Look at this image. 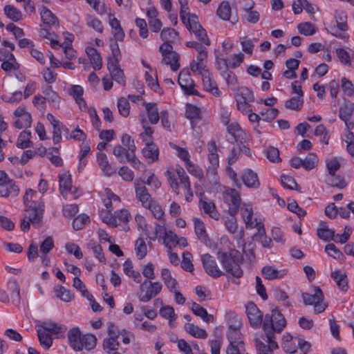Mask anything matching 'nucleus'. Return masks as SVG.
I'll return each mask as SVG.
<instances>
[{
	"mask_svg": "<svg viewBox=\"0 0 354 354\" xmlns=\"http://www.w3.org/2000/svg\"><path fill=\"white\" fill-rule=\"evenodd\" d=\"M119 346L118 337H109L103 341V348L109 353L112 351H116Z\"/></svg>",
	"mask_w": 354,
	"mask_h": 354,
	"instance_id": "5fc2aeb1",
	"label": "nucleus"
},
{
	"mask_svg": "<svg viewBox=\"0 0 354 354\" xmlns=\"http://www.w3.org/2000/svg\"><path fill=\"white\" fill-rule=\"evenodd\" d=\"M185 330L192 336L196 338L205 339L207 336V333L205 330L192 323L186 324L185 325Z\"/></svg>",
	"mask_w": 354,
	"mask_h": 354,
	"instance_id": "ea45409f",
	"label": "nucleus"
},
{
	"mask_svg": "<svg viewBox=\"0 0 354 354\" xmlns=\"http://www.w3.org/2000/svg\"><path fill=\"white\" fill-rule=\"evenodd\" d=\"M201 111L196 106L187 104L186 106L185 115L189 120L200 119Z\"/></svg>",
	"mask_w": 354,
	"mask_h": 354,
	"instance_id": "680f3d73",
	"label": "nucleus"
},
{
	"mask_svg": "<svg viewBox=\"0 0 354 354\" xmlns=\"http://www.w3.org/2000/svg\"><path fill=\"white\" fill-rule=\"evenodd\" d=\"M39 327V328L45 332L48 331L55 335L64 333L66 330V326L65 325L59 324L50 321L42 322Z\"/></svg>",
	"mask_w": 354,
	"mask_h": 354,
	"instance_id": "cd10ccee",
	"label": "nucleus"
},
{
	"mask_svg": "<svg viewBox=\"0 0 354 354\" xmlns=\"http://www.w3.org/2000/svg\"><path fill=\"white\" fill-rule=\"evenodd\" d=\"M136 256L139 259H143L147 252V245L143 239H138L135 243Z\"/></svg>",
	"mask_w": 354,
	"mask_h": 354,
	"instance_id": "bf43d9fd",
	"label": "nucleus"
},
{
	"mask_svg": "<svg viewBox=\"0 0 354 354\" xmlns=\"http://www.w3.org/2000/svg\"><path fill=\"white\" fill-rule=\"evenodd\" d=\"M303 104V97L295 95L285 102V106L288 109L298 111L301 109Z\"/></svg>",
	"mask_w": 354,
	"mask_h": 354,
	"instance_id": "a19ab883",
	"label": "nucleus"
},
{
	"mask_svg": "<svg viewBox=\"0 0 354 354\" xmlns=\"http://www.w3.org/2000/svg\"><path fill=\"white\" fill-rule=\"evenodd\" d=\"M240 328L241 324L239 322L229 326L227 330V339L230 342L229 346L243 347L244 344L241 339Z\"/></svg>",
	"mask_w": 354,
	"mask_h": 354,
	"instance_id": "dca6fc26",
	"label": "nucleus"
},
{
	"mask_svg": "<svg viewBox=\"0 0 354 354\" xmlns=\"http://www.w3.org/2000/svg\"><path fill=\"white\" fill-rule=\"evenodd\" d=\"M73 287L78 290L82 295L86 297L89 301H91L93 295L89 293L85 285L79 277H75L73 279Z\"/></svg>",
	"mask_w": 354,
	"mask_h": 354,
	"instance_id": "6e6d98bb",
	"label": "nucleus"
},
{
	"mask_svg": "<svg viewBox=\"0 0 354 354\" xmlns=\"http://www.w3.org/2000/svg\"><path fill=\"white\" fill-rule=\"evenodd\" d=\"M239 257L240 253L236 250H231L229 254L221 250L217 252V258L226 272L237 278H240L243 275V271L237 262Z\"/></svg>",
	"mask_w": 354,
	"mask_h": 354,
	"instance_id": "f03ea898",
	"label": "nucleus"
},
{
	"mask_svg": "<svg viewBox=\"0 0 354 354\" xmlns=\"http://www.w3.org/2000/svg\"><path fill=\"white\" fill-rule=\"evenodd\" d=\"M299 32L306 36H310L315 33L314 26L310 22H304L299 24L297 26Z\"/></svg>",
	"mask_w": 354,
	"mask_h": 354,
	"instance_id": "e2e57ef3",
	"label": "nucleus"
},
{
	"mask_svg": "<svg viewBox=\"0 0 354 354\" xmlns=\"http://www.w3.org/2000/svg\"><path fill=\"white\" fill-rule=\"evenodd\" d=\"M162 289V285L160 282H152L151 281L145 280L140 286V301L142 302H147L150 301L153 297L159 294Z\"/></svg>",
	"mask_w": 354,
	"mask_h": 354,
	"instance_id": "39448f33",
	"label": "nucleus"
},
{
	"mask_svg": "<svg viewBox=\"0 0 354 354\" xmlns=\"http://www.w3.org/2000/svg\"><path fill=\"white\" fill-rule=\"evenodd\" d=\"M178 37L177 32L170 28H164L160 32V38L164 43L169 44L174 42Z\"/></svg>",
	"mask_w": 354,
	"mask_h": 354,
	"instance_id": "de8ad7c7",
	"label": "nucleus"
},
{
	"mask_svg": "<svg viewBox=\"0 0 354 354\" xmlns=\"http://www.w3.org/2000/svg\"><path fill=\"white\" fill-rule=\"evenodd\" d=\"M84 90L80 85H72L68 89V93L70 95L73 96L77 104L80 108L85 107L86 102L82 97Z\"/></svg>",
	"mask_w": 354,
	"mask_h": 354,
	"instance_id": "473e14b6",
	"label": "nucleus"
},
{
	"mask_svg": "<svg viewBox=\"0 0 354 354\" xmlns=\"http://www.w3.org/2000/svg\"><path fill=\"white\" fill-rule=\"evenodd\" d=\"M3 11L6 16L15 22L19 21L23 19L21 11L12 5H6Z\"/></svg>",
	"mask_w": 354,
	"mask_h": 354,
	"instance_id": "4c0bfd02",
	"label": "nucleus"
},
{
	"mask_svg": "<svg viewBox=\"0 0 354 354\" xmlns=\"http://www.w3.org/2000/svg\"><path fill=\"white\" fill-rule=\"evenodd\" d=\"M44 207V205L41 204L39 205L38 207L29 206L26 209V213L24 216H26L28 220H29L32 225L39 224L43 217Z\"/></svg>",
	"mask_w": 354,
	"mask_h": 354,
	"instance_id": "aec40b11",
	"label": "nucleus"
},
{
	"mask_svg": "<svg viewBox=\"0 0 354 354\" xmlns=\"http://www.w3.org/2000/svg\"><path fill=\"white\" fill-rule=\"evenodd\" d=\"M178 83L181 88L187 95H196L197 91L194 89V82L187 71H181L178 75Z\"/></svg>",
	"mask_w": 354,
	"mask_h": 354,
	"instance_id": "4468645a",
	"label": "nucleus"
},
{
	"mask_svg": "<svg viewBox=\"0 0 354 354\" xmlns=\"http://www.w3.org/2000/svg\"><path fill=\"white\" fill-rule=\"evenodd\" d=\"M191 310L195 315L200 317L207 323H210L214 321L213 315H209L204 308L196 302L192 304Z\"/></svg>",
	"mask_w": 354,
	"mask_h": 354,
	"instance_id": "72a5a7b5",
	"label": "nucleus"
},
{
	"mask_svg": "<svg viewBox=\"0 0 354 354\" xmlns=\"http://www.w3.org/2000/svg\"><path fill=\"white\" fill-rule=\"evenodd\" d=\"M59 189L61 194L67 198L68 194L71 193L76 198L78 196V190L77 188L72 187L71 177L68 172H63L59 174Z\"/></svg>",
	"mask_w": 354,
	"mask_h": 354,
	"instance_id": "f8f14e48",
	"label": "nucleus"
},
{
	"mask_svg": "<svg viewBox=\"0 0 354 354\" xmlns=\"http://www.w3.org/2000/svg\"><path fill=\"white\" fill-rule=\"evenodd\" d=\"M354 112V104L351 102H345L339 108V116L345 123V126L348 128H353L354 124L351 121V118Z\"/></svg>",
	"mask_w": 354,
	"mask_h": 354,
	"instance_id": "f3484780",
	"label": "nucleus"
},
{
	"mask_svg": "<svg viewBox=\"0 0 354 354\" xmlns=\"http://www.w3.org/2000/svg\"><path fill=\"white\" fill-rule=\"evenodd\" d=\"M118 109L120 114L123 117H127L130 113L129 100L125 97H121L118 101Z\"/></svg>",
	"mask_w": 354,
	"mask_h": 354,
	"instance_id": "13d9d810",
	"label": "nucleus"
},
{
	"mask_svg": "<svg viewBox=\"0 0 354 354\" xmlns=\"http://www.w3.org/2000/svg\"><path fill=\"white\" fill-rule=\"evenodd\" d=\"M86 23L88 27L94 29L95 31L100 33L103 32V25L101 21L97 18L91 15H87L86 17Z\"/></svg>",
	"mask_w": 354,
	"mask_h": 354,
	"instance_id": "3c124183",
	"label": "nucleus"
},
{
	"mask_svg": "<svg viewBox=\"0 0 354 354\" xmlns=\"http://www.w3.org/2000/svg\"><path fill=\"white\" fill-rule=\"evenodd\" d=\"M218 16L223 20H230L231 15V7L229 2L222 1L217 9Z\"/></svg>",
	"mask_w": 354,
	"mask_h": 354,
	"instance_id": "c03bdc74",
	"label": "nucleus"
},
{
	"mask_svg": "<svg viewBox=\"0 0 354 354\" xmlns=\"http://www.w3.org/2000/svg\"><path fill=\"white\" fill-rule=\"evenodd\" d=\"M127 160L131 164V167L141 172L146 171V166L135 155V153H127Z\"/></svg>",
	"mask_w": 354,
	"mask_h": 354,
	"instance_id": "a18cd8bd",
	"label": "nucleus"
},
{
	"mask_svg": "<svg viewBox=\"0 0 354 354\" xmlns=\"http://www.w3.org/2000/svg\"><path fill=\"white\" fill-rule=\"evenodd\" d=\"M37 335L40 344L46 349H48L53 344V339L46 332L41 328L37 329Z\"/></svg>",
	"mask_w": 354,
	"mask_h": 354,
	"instance_id": "8fccbe9b",
	"label": "nucleus"
},
{
	"mask_svg": "<svg viewBox=\"0 0 354 354\" xmlns=\"http://www.w3.org/2000/svg\"><path fill=\"white\" fill-rule=\"evenodd\" d=\"M56 296L65 302H68L72 299L70 291L66 290L64 286H59L55 288Z\"/></svg>",
	"mask_w": 354,
	"mask_h": 354,
	"instance_id": "774afa93",
	"label": "nucleus"
},
{
	"mask_svg": "<svg viewBox=\"0 0 354 354\" xmlns=\"http://www.w3.org/2000/svg\"><path fill=\"white\" fill-rule=\"evenodd\" d=\"M241 178L247 187L257 189L260 187L257 174L250 169H243L241 174Z\"/></svg>",
	"mask_w": 354,
	"mask_h": 354,
	"instance_id": "a211bd4d",
	"label": "nucleus"
},
{
	"mask_svg": "<svg viewBox=\"0 0 354 354\" xmlns=\"http://www.w3.org/2000/svg\"><path fill=\"white\" fill-rule=\"evenodd\" d=\"M109 24L111 28V32L114 39L117 41H122L125 34L120 21L114 17L113 14H109Z\"/></svg>",
	"mask_w": 354,
	"mask_h": 354,
	"instance_id": "412c9836",
	"label": "nucleus"
},
{
	"mask_svg": "<svg viewBox=\"0 0 354 354\" xmlns=\"http://www.w3.org/2000/svg\"><path fill=\"white\" fill-rule=\"evenodd\" d=\"M351 228L346 226L342 234H335L333 232V242L345 243L351 236Z\"/></svg>",
	"mask_w": 354,
	"mask_h": 354,
	"instance_id": "69168bd1",
	"label": "nucleus"
},
{
	"mask_svg": "<svg viewBox=\"0 0 354 354\" xmlns=\"http://www.w3.org/2000/svg\"><path fill=\"white\" fill-rule=\"evenodd\" d=\"M19 192V187L8 174L0 170V196L3 197L15 196Z\"/></svg>",
	"mask_w": 354,
	"mask_h": 354,
	"instance_id": "6e6552de",
	"label": "nucleus"
},
{
	"mask_svg": "<svg viewBox=\"0 0 354 354\" xmlns=\"http://www.w3.org/2000/svg\"><path fill=\"white\" fill-rule=\"evenodd\" d=\"M333 280L340 290L346 292L348 290V278L345 272L341 270L334 272Z\"/></svg>",
	"mask_w": 354,
	"mask_h": 354,
	"instance_id": "f704fd0d",
	"label": "nucleus"
},
{
	"mask_svg": "<svg viewBox=\"0 0 354 354\" xmlns=\"http://www.w3.org/2000/svg\"><path fill=\"white\" fill-rule=\"evenodd\" d=\"M317 236L325 242H330L332 240V230L326 222L320 221L317 229Z\"/></svg>",
	"mask_w": 354,
	"mask_h": 354,
	"instance_id": "2f4dec72",
	"label": "nucleus"
},
{
	"mask_svg": "<svg viewBox=\"0 0 354 354\" xmlns=\"http://www.w3.org/2000/svg\"><path fill=\"white\" fill-rule=\"evenodd\" d=\"M160 274L162 281L170 292H173L177 288L178 282L172 277L171 271L168 268H162L160 271Z\"/></svg>",
	"mask_w": 354,
	"mask_h": 354,
	"instance_id": "c85d7f7f",
	"label": "nucleus"
},
{
	"mask_svg": "<svg viewBox=\"0 0 354 354\" xmlns=\"http://www.w3.org/2000/svg\"><path fill=\"white\" fill-rule=\"evenodd\" d=\"M192 256L188 251H185L183 253V261L181 262V267L187 272H192L194 270V266L192 263Z\"/></svg>",
	"mask_w": 354,
	"mask_h": 354,
	"instance_id": "4d7b16f0",
	"label": "nucleus"
},
{
	"mask_svg": "<svg viewBox=\"0 0 354 354\" xmlns=\"http://www.w3.org/2000/svg\"><path fill=\"white\" fill-rule=\"evenodd\" d=\"M188 30L193 32L196 37L205 45H209L210 42L207 38V33L205 29L203 28L201 25L198 22V17L196 15L192 14V16H189L186 24H184Z\"/></svg>",
	"mask_w": 354,
	"mask_h": 354,
	"instance_id": "0eeeda50",
	"label": "nucleus"
},
{
	"mask_svg": "<svg viewBox=\"0 0 354 354\" xmlns=\"http://www.w3.org/2000/svg\"><path fill=\"white\" fill-rule=\"evenodd\" d=\"M142 152L144 157L149 163L158 161L159 158V150L158 147L153 143L147 144L142 149Z\"/></svg>",
	"mask_w": 354,
	"mask_h": 354,
	"instance_id": "a878e982",
	"label": "nucleus"
},
{
	"mask_svg": "<svg viewBox=\"0 0 354 354\" xmlns=\"http://www.w3.org/2000/svg\"><path fill=\"white\" fill-rule=\"evenodd\" d=\"M86 53L95 71L100 70L102 66V61L100 53L93 47H87Z\"/></svg>",
	"mask_w": 354,
	"mask_h": 354,
	"instance_id": "bb28decb",
	"label": "nucleus"
},
{
	"mask_svg": "<svg viewBox=\"0 0 354 354\" xmlns=\"http://www.w3.org/2000/svg\"><path fill=\"white\" fill-rule=\"evenodd\" d=\"M122 145L127 149L128 153H133L136 149V147L134 143V140L128 134H123L121 139Z\"/></svg>",
	"mask_w": 354,
	"mask_h": 354,
	"instance_id": "338daca9",
	"label": "nucleus"
},
{
	"mask_svg": "<svg viewBox=\"0 0 354 354\" xmlns=\"http://www.w3.org/2000/svg\"><path fill=\"white\" fill-rule=\"evenodd\" d=\"M31 133L29 131H22L18 139L17 142V146L21 149H26L31 147L32 145V142L30 141Z\"/></svg>",
	"mask_w": 354,
	"mask_h": 354,
	"instance_id": "37998d69",
	"label": "nucleus"
},
{
	"mask_svg": "<svg viewBox=\"0 0 354 354\" xmlns=\"http://www.w3.org/2000/svg\"><path fill=\"white\" fill-rule=\"evenodd\" d=\"M144 106L146 109L149 122L151 124H157L160 117L157 104L156 103H145Z\"/></svg>",
	"mask_w": 354,
	"mask_h": 354,
	"instance_id": "c756f323",
	"label": "nucleus"
},
{
	"mask_svg": "<svg viewBox=\"0 0 354 354\" xmlns=\"http://www.w3.org/2000/svg\"><path fill=\"white\" fill-rule=\"evenodd\" d=\"M32 122V118L30 113L23 115L16 119L15 127L19 129L30 127Z\"/></svg>",
	"mask_w": 354,
	"mask_h": 354,
	"instance_id": "864d4df0",
	"label": "nucleus"
},
{
	"mask_svg": "<svg viewBox=\"0 0 354 354\" xmlns=\"http://www.w3.org/2000/svg\"><path fill=\"white\" fill-rule=\"evenodd\" d=\"M218 63L223 64L224 66V68L225 69V71L223 72L224 75H225L224 76V77L225 79V81H226L227 85L229 86H231L232 88L235 89L238 84V80H237L236 75L232 71H228V69H227L228 65H227L225 59H221Z\"/></svg>",
	"mask_w": 354,
	"mask_h": 354,
	"instance_id": "e433bc0d",
	"label": "nucleus"
},
{
	"mask_svg": "<svg viewBox=\"0 0 354 354\" xmlns=\"http://www.w3.org/2000/svg\"><path fill=\"white\" fill-rule=\"evenodd\" d=\"M42 92L44 95V97H46V101L47 100L55 107L59 106L60 97L58 94L53 90L51 86H46L43 88Z\"/></svg>",
	"mask_w": 354,
	"mask_h": 354,
	"instance_id": "c9c22d12",
	"label": "nucleus"
},
{
	"mask_svg": "<svg viewBox=\"0 0 354 354\" xmlns=\"http://www.w3.org/2000/svg\"><path fill=\"white\" fill-rule=\"evenodd\" d=\"M203 267L207 274L218 278L224 274V272L218 266L214 258L209 254H205L201 257Z\"/></svg>",
	"mask_w": 354,
	"mask_h": 354,
	"instance_id": "9b49d317",
	"label": "nucleus"
},
{
	"mask_svg": "<svg viewBox=\"0 0 354 354\" xmlns=\"http://www.w3.org/2000/svg\"><path fill=\"white\" fill-rule=\"evenodd\" d=\"M162 57V63L169 65L172 71H176L180 67L179 55L173 50V46L167 43H163L159 47Z\"/></svg>",
	"mask_w": 354,
	"mask_h": 354,
	"instance_id": "423d86ee",
	"label": "nucleus"
},
{
	"mask_svg": "<svg viewBox=\"0 0 354 354\" xmlns=\"http://www.w3.org/2000/svg\"><path fill=\"white\" fill-rule=\"evenodd\" d=\"M97 161L105 175L110 176L116 172V168L109 163L105 153H99L97 156Z\"/></svg>",
	"mask_w": 354,
	"mask_h": 354,
	"instance_id": "393cba45",
	"label": "nucleus"
},
{
	"mask_svg": "<svg viewBox=\"0 0 354 354\" xmlns=\"http://www.w3.org/2000/svg\"><path fill=\"white\" fill-rule=\"evenodd\" d=\"M203 85L205 91L210 92L215 96H220L221 92L214 81L212 80L210 73L205 72L202 75Z\"/></svg>",
	"mask_w": 354,
	"mask_h": 354,
	"instance_id": "b1692460",
	"label": "nucleus"
},
{
	"mask_svg": "<svg viewBox=\"0 0 354 354\" xmlns=\"http://www.w3.org/2000/svg\"><path fill=\"white\" fill-rule=\"evenodd\" d=\"M134 189L136 198L141 203L142 207H150L153 200L145 186V180L140 178H136L134 182Z\"/></svg>",
	"mask_w": 354,
	"mask_h": 354,
	"instance_id": "9d476101",
	"label": "nucleus"
},
{
	"mask_svg": "<svg viewBox=\"0 0 354 354\" xmlns=\"http://www.w3.org/2000/svg\"><path fill=\"white\" fill-rule=\"evenodd\" d=\"M256 229L258 230V233L256 234V236L258 237L259 241L261 243L262 245L265 248H270L272 241L270 238L266 236L263 223H259L258 227Z\"/></svg>",
	"mask_w": 354,
	"mask_h": 354,
	"instance_id": "49530a36",
	"label": "nucleus"
},
{
	"mask_svg": "<svg viewBox=\"0 0 354 354\" xmlns=\"http://www.w3.org/2000/svg\"><path fill=\"white\" fill-rule=\"evenodd\" d=\"M263 276L268 279L273 280L281 279L287 274V270L285 269H277L273 266H266L263 268L261 270Z\"/></svg>",
	"mask_w": 354,
	"mask_h": 354,
	"instance_id": "5701e85b",
	"label": "nucleus"
},
{
	"mask_svg": "<svg viewBox=\"0 0 354 354\" xmlns=\"http://www.w3.org/2000/svg\"><path fill=\"white\" fill-rule=\"evenodd\" d=\"M224 201L228 205V212L231 216H234L238 212L241 197L238 191L229 188L223 192Z\"/></svg>",
	"mask_w": 354,
	"mask_h": 354,
	"instance_id": "1a4fd4ad",
	"label": "nucleus"
},
{
	"mask_svg": "<svg viewBox=\"0 0 354 354\" xmlns=\"http://www.w3.org/2000/svg\"><path fill=\"white\" fill-rule=\"evenodd\" d=\"M303 301L306 305H314L323 301L324 295L322 290L317 286L310 288V292H304L301 295Z\"/></svg>",
	"mask_w": 354,
	"mask_h": 354,
	"instance_id": "2eb2a0df",
	"label": "nucleus"
},
{
	"mask_svg": "<svg viewBox=\"0 0 354 354\" xmlns=\"http://www.w3.org/2000/svg\"><path fill=\"white\" fill-rule=\"evenodd\" d=\"M178 236L172 231L167 230L165 236H163V244L167 250H172L177 246Z\"/></svg>",
	"mask_w": 354,
	"mask_h": 354,
	"instance_id": "79ce46f5",
	"label": "nucleus"
},
{
	"mask_svg": "<svg viewBox=\"0 0 354 354\" xmlns=\"http://www.w3.org/2000/svg\"><path fill=\"white\" fill-rule=\"evenodd\" d=\"M241 216L245 221L246 228H257L259 223L257 218L252 220L253 212L250 205H244L241 209Z\"/></svg>",
	"mask_w": 354,
	"mask_h": 354,
	"instance_id": "4be33fe9",
	"label": "nucleus"
},
{
	"mask_svg": "<svg viewBox=\"0 0 354 354\" xmlns=\"http://www.w3.org/2000/svg\"><path fill=\"white\" fill-rule=\"evenodd\" d=\"M41 19L44 24L59 26L57 17L46 7L42 6L40 10Z\"/></svg>",
	"mask_w": 354,
	"mask_h": 354,
	"instance_id": "7c9ffc66",
	"label": "nucleus"
},
{
	"mask_svg": "<svg viewBox=\"0 0 354 354\" xmlns=\"http://www.w3.org/2000/svg\"><path fill=\"white\" fill-rule=\"evenodd\" d=\"M245 312L252 327L258 328L263 324V313L254 303L250 302L245 305Z\"/></svg>",
	"mask_w": 354,
	"mask_h": 354,
	"instance_id": "ddd939ff",
	"label": "nucleus"
},
{
	"mask_svg": "<svg viewBox=\"0 0 354 354\" xmlns=\"http://www.w3.org/2000/svg\"><path fill=\"white\" fill-rule=\"evenodd\" d=\"M335 24H333V37L346 41L349 39L348 32L349 26L348 24L347 14L344 10H336L335 15Z\"/></svg>",
	"mask_w": 354,
	"mask_h": 354,
	"instance_id": "20e7f679",
	"label": "nucleus"
},
{
	"mask_svg": "<svg viewBox=\"0 0 354 354\" xmlns=\"http://www.w3.org/2000/svg\"><path fill=\"white\" fill-rule=\"evenodd\" d=\"M89 221V217L86 214H80L73 219V227L75 230L82 229L84 225Z\"/></svg>",
	"mask_w": 354,
	"mask_h": 354,
	"instance_id": "0e129e2a",
	"label": "nucleus"
},
{
	"mask_svg": "<svg viewBox=\"0 0 354 354\" xmlns=\"http://www.w3.org/2000/svg\"><path fill=\"white\" fill-rule=\"evenodd\" d=\"M200 203L201 208L203 209L205 214H208L211 218L214 219H218L219 214L216 211L215 204L212 201L201 200Z\"/></svg>",
	"mask_w": 354,
	"mask_h": 354,
	"instance_id": "58836bf2",
	"label": "nucleus"
},
{
	"mask_svg": "<svg viewBox=\"0 0 354 354\" xmlns=\"http://www.w3.org/2000/svg\"><path fill=\"white\" fill-rule=\"evenodd\" d=\"M317 161V157L315 153H308V156L304 159H303L302 167L306 170H311L315 167Z\"/></svg>",
	"mask_w": 354,
	"mask_h": 354,
	"instance_id": "052dcab7",
	"label": "nucleus"
},
{
	"mask_svg": "<svg viewBox=\"0 0 354 354\" xmlns=\"http://www.w3.org/2000/svg\"><path fill=\"white\" fill-rule=\"evenodd\" d=\"M227 131L231 134L236 142L240 141L243 138V131L236 122H233L228 125Z\"/></svg>",
	"mask_w": 354,
	"mask_h": 354,
	"instance_id": "603ef678",
	"label": "nucleus"
},
{
	"mask_svg": "<svg viewBox=\"0 0 354 354\" xmlns=\"http://www.w3.org/2000/svg\"><path fill=\"white\" fill-rule=\"evenodd\" d=\"M286 325V321L285 317L277 308H274L272 310L270 315L265 316L263 322V330L265 335L272 337L275 333H281Z\"/></svg>",
	"mask_w": 354,
	"mask_h": 354,
	"instance_id": "7ed1b4c3",
	"label": "nucleus"
},
{
	"mask_svg": "<svg viewBox=\"0 0 354 354\" xmlns=\"http://www.w3.org/2000/svg\"><path fill=\"white\" fill-rule=\"evenodd\" d=\"M266 342L268 345L265 344L260 340H256V347L259 354H273L272 351L278 348V344L275 341V336L269 337L266 335Z\"/></svg>",
	"mask_w": 354,
	"mask_h": 354,
	"instance_id": "6ab92c4d",
	"label": "nucleus"
},
{
	"mask_svg": "<svg viewBox=\"0 0 354 354\" xmlns=\"http://www.w3.org/2000/svg\"><path fill=\"white\" fill-rule=\"evenodd\" d=\"M194 223L195 232L198 238L202 241H205L207 235L205 231V227L203 222L201 221L199 218H194Z\"/></svg>",
	"mask_w": 354,
	"mask_h": 354,
	"instance_id": "09e8293b",
	"label": "nucleus"
},
{
	"mask_svg": "<svg viewBox=\"0 0 354 354\" xmlns=\"http://www.w3.org/2000/svg\"><path fill=\"white\" fill-rule=\"evenodd\" d=\"M70 346L75 351H80L85 348L90 351L96 346L97 338L91 334L82 335L78 328H71L68 332Z\"/></svg>",
	"mask_w": 354,
	"mask_h": 354,
	"instance_id": "f257e3e1",
	"label": "nucleus"
}]
</instances>
